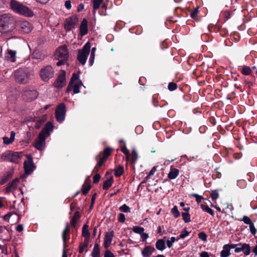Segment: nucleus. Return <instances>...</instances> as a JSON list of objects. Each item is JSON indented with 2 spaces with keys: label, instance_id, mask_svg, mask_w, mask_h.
Wrapping results in <instances>:
<instances>
[{
  "label": "nucleus",
  "instance_id": "nucleus-1",
  "mask_svg": "<svg viewBox=\"0 0 257 257\" xmlns=\"http://www.w3.org/2000/svg\"><path fill=\"white\" fill-rule=\"evenodd\" d=\"M53 131V125L50 121L47 122L39 133L34 143V146L39 151H43L46 147V139Z\"/></svg>",
  "mask_w": 257,
  "mask_h": 257
},
{
  "label": "nucleus",
  "instance_id": "nucleus-2",
  "mask_svg": "<svg viewBox=\"0 0 257 257\" xmlns=\"http://www.w3.org/2000/svg\"><path fill=\"white\" fill-rule=\"evenodd\" d=\"M11 7L15 12L21 15L27 17L34 16L33 12L29 8L15 0H12Z\"/></svg>",
  "mask_w": 257,
  "mask_h": 257
},
{
  "label": "nucleus",
  "instance_id": "nucleus-3",
  "mask_svg": "<svg viewBox=\"0 0 257 257\" xmlns=\"http://www.w3.org/2000/svg\"><path fill=\"white\" fill-rule=\"evenodd\" d=\"M32 72L28 68H19L14 73L16 81L20 84H26L29 82Z\"/></svg>",
  "mask_w": 257,
  "mask_h": 257
},
{
  "label": "nucleus",
  "instance_id": "nucleus-4",
  "mask_svg": "<svg viewBox=\"0 0 257 257\" xmlns=\"http://www.w3.org/2000/svg\"><path fill=\"white\" fill-rule=\"evenodd\" d=\"M23 155L22 152L8 151L3 153L1 156V159L4 161L17 164L21 161Z\"/></svg>",
  "mask_w": 257,
  "mask_h": 257
},
{
  "label": "nucleus",
  "instance_id": "nucleus-5",
  "mask_svg": "<svg viewBox=\"0 0 257 257\" xmlns=\"http://www.w3.org/2000/svg\"><path fill=\"white\" fill-rule=\"evenodd\" d=\"M54 57L56 59L59 60L57 63V66L64 64L68 58V52L66 46L62 45L58 48L55 52Z\"/></svg>",
  "mask_w": 257,
  "mask_h": 257
},
{
  "label": "nucleus",
  "instance_id": "nucleus-6",
  "mask_svg": "<svg viewBox=\"0 0 257 257\" xmlns=\"http://www.w3.org/2000/svg\"><path fill=\"white\" fill-rule=\"evenodd\" d=\"M82 85V82L79 76L76 74H73L67 87V91L69 92L72 90L73 94L78 93L80 92V87Z\"/></svg>",
  "mask_w": 257,
  "mask_h": 257
},
{
  "label": "nucleus",
  "instance_id": "nucleus-7",
  "mask_svg": "<svg viewBox=\"0 0 257 257\" xmlns=\"http://www.w3.org/2000/svg\"><path fill=\"white\" fill-rule=\"evenodd\" d=\"M91 45L90 43L87 42L83 48L79 50L77 55V59L79 62L84 65L86 61L88 56L90 53Z\"/></svg>",
  "mask_w": 257,
  "mask_h": 257
},
{
  "label": "nucleus",
  "instance_id": "nucleus-8",
  "mask_svg": "<svg viewBox=\"0 0 257 257\" xmlns=\"http://www.w3.org/2000/svg\"><path fill=\"white\" fill-rule=\"evenodd\" d=\"M54 71L50 65L43 67L40 71V76L42 80L48 81L54 76Z\"/></svg>",
  "mask_w": 257,
  "mask_h": 257
},
{
  "label": "nucleus",
  "instance_id": "nucleus-9",
  "mask_svg": "<svg viewBox=\"0 0 257 257\" xmlns=\"http://www.w3.org/2000/svg\"><path fill=\"white\" fill-rule=\"evenodd\" d=\"M66 108L64 103L59 104L55 110V117L57 121L59 123H62L65 118Z\"/></svg>",
  "mask_w": 257,
  "mask_h": 257
},
{
  "label": "nucleus",
  "instance_id": "nucleus-10",
  "mask_svg": "<svg viewBox=\"0 0 257 257\" xmlns=\"http://www.w3.org/2000/svg\"><path fill=\"white\" fill-rule=\"evenodd\" d=\"M27 160L24 162V166L25 174H31L35 169V166L33 163L32 156L31 154L26 156Z\"/></svg>",
  "mask_w": 257,
  "mask_h": 257
},
{
  "label": "nucleus",
  "instance_id": "nucleus-11",
  "mask_svg": "<svg viewBox=\"0 0 257 257\" xmlns=\"http://www.w3.org/2000/svg\"><path fill=\"white\" fill-rule=\"evenodd\" d=\"M17 28L21 31L25 33L30 32L32 30L31 24L27 21L20 20L16 23Z\"/></svg>",
  "mask_w": 257,
  "mask_h": 257
},
{
  "label": "nucleus",
  "instance_id": "nucleus-12",
  "mask_svg": "<svg viewBox=\"0 0 257 257\" xmlns=\"http://www.w3.org/2000/svg\"><path fill=\"white\" fill-rule=\"evenodd\" d=\"M78 19L76 16H73L67 19L65 22L64 28L67 31H69L74 28L78 24Z\"/></svg>",
  "mask_w": 257,
  "mask_h": 257
},
{
  "label": "nucleus",
  "instance_id": "nucleus-13",
  "mask_svg": "<svg viewBox=\"0 0 257 257\" xmlns=\"http://www.w3.org/2000/svg\"><path fill=\"white\" fill-rule=\"evenodd\" d=\"M38 96V92L35 89H26L23 93V99L28 101H31L35 99Z\"/></svg>",
  "mask_w": 257,
  "mask_h": 257
},
{
  "label": "nucleus",
  "instance_id": "nucleus-14",
  "mask_svg": "<svg viewBox=\"0 0 257 257\" xmlns=\"http://www.w3.org/2000/svg\"><path fill=\"white\" fill-rule=\"evenodd\" d=\"M66 72L64 70H61L55 83V86L57 88H61L66 84Z\"/></svg>",
  "mask_w": 257,
  "mask_h": 257
},
{
  "label": "nucleus",
  "instance_id": "nucleus-15",
  "mask_svg": "<svg viewBox=\"0 0 257 257\" xmlns=\"http://www.w3.org/2000/svg\"><path fill=\"white\" fill-rule=\"evenodd\" d=\"M20 181V179L19 178H16L14 180H13L11 183L8 184V186L6 188L5 193L8 194L11 191L15 190L17 188L18 184Z\"/></svg>",
  "mask_w": 257,
  "mask_h": 257
},
{
  "label": "nucleus",
  "instance_id": "nucleus-16",
  "mask_svg": "<svg viewBox=\"0 0 257 257\" xmlns=\"http://www.w3.org/2000/svg\"><path fill=\"white\" fill-rule=\"evenodd\" d=\"M113 235L114 233L113 231L107 232L105 234L104 238V246L105 248H107L110 246Z\"/></svg>",
  "mask_w": 257,
  "mask_h": 257
},
{
  "label": "nucleus",
  "instance_id": "nucleus-17",
  "mask_svg": "<svg viewBox=\"0 0 257 257\" xmlns=\"http://www.w3.org/2000/svg\"><path fill=\"white\" fill-rule=\"evenodd\" d=\"M88 33V22L86 19H83L80 26V33L81 36H84Z\"/></svg>",
  "mask_w": 257,
  "mask_h": 257
},
{
  "label": "nucleus",
  "instance_id": "nucleus-18",
  "mask_svg": "<svg viewBox=\"0 0 257 257\" xmlns=\"http://www.w3.org/2000/svg\"><path fill=\"white\" fill-rule=\"evenodd\" d=\"M16 51L11 49H8L7 52L5 55V58L7 60L11 62H14L16 61Z\"/></svg>",
  "mask_w": 257,
  "mask_h": 257
},
{
  "label": "nucleus",
  "instance_id": "nucleus-19",
  "mask_svg": "<svg viewBox=\"0 0 257 257\" xmlns=\"http://www.w3.org/2000/svg\"><path fill=\"white\" fill-rule=\"evenodd\" d=\"M155 250V248L153 246H147L142 251V253L144 257H150Z\"/></svg>",
  "mask_w": 257,
  "mask_h": 257
},
{
  "label": "nucleus",
  "instance_id": "nucleus-20",
  "mask_svg": "<svg viewBox=\"0 0 257 257\" xmlns=\"http://www.w3.org/2000/svg\"><path fill=\"white\" fill-rule=\"evenodd\" d=\"M16 133L14 131L11 132L10 138L4 137L3 138L4 144L7 145H10L13 143L15 140Z\"/></svg>",
  "mask_w": 257,
  "mask_h": 257
},
{
  "label": "nucleus",
  "instance_id": "nucleus-21",
  "mask_svg": "<svg viewBox=\"0 0 257 257\" xmlns=\"http://www.w3.org/2000/svg\"><path fill=\"white\" fill-rule=\"evenodd\" d=\"M82 235L85 237V240L89 241L90 237V234L88 231V225L87 224L83 225L82 230Z\"/></svg>",
  "mask_w": 257,
  "mask_h": 257
},
{
  "label": "nucleus",
  "instance_id": "nucleus-22",
  "mask_svg": "<svg viewBox=\"0 0 257 257\" xmlns=\"http://www.w3.org/2000/svg\"><path fill=\"white\" fill-rule=\"evenodd\" d=\"M179 175V170L175 168L171 167L170 171L168 175L170 179H175Z\"/></svg>",
  "mask_w": 257,
  "mask_h": 257
},
{
  "label": "nucleus",
  "instance_id": "nucleus-23",
  "mask_svg": "<svg viewBox=\"0 0 257 257\" xmlns=\"http://www.w3.org/2000/svg\"><path fill=\"white\" fill-rule=\"evenodd\" d=\"M156 247L159 250H163L165 248V242L163 239L158 240L156 243Z\"/></svg>",
  "mask_w": 257,
  "mask_h": 257
},
{
  "label": "nucleus",
  "instance_id": "nucleus-24",
  "mask_svg": "<svg viewBox=\"0 0 257 257\" xmlns=\"http://www.w3.org/2000/svg\"><path fill=\"white\" fill-rule=\"evenodd\" d=\"M100 255V248L99 245L97 243H95L94 245L93 250L91 252L92 257H99Z\"/></svg>",
  "mask_w": 257,
  "mask_h": 257
},
{
  "label": "nucleus",
  "instance_id": "nucleus-25",
  "mask_svg": "<svg viewBox=\"0 0 257 257\" xmlns=\"http://www.w3.org/2000/svg\"><path fill=\"white\" fill-rule=\"evenodd\" d=\"M70 229L68 226H66L62 233V239L63 242H66L69 239Z\"/></svg>",
  "mask_w": 257,
  "mask_h": 257
},
{
  "label": "nucleus",
  "instance_id": "nucleus-26",
  "mask_svg": "<svg viewBox=\"0 0 257 257\" xmlns=\"http://www.w3.org/2000/svg\"><path fill=\"white\" fill-rule=\"evenodd\" d=\"M80 213L78 211H76L74 216H73L71 221V224L73 227L75 226V225L77 223V220L80 218Z\"/></svg>",
  "mask_w": 257,
  "mask_h": 257
},
{
  "label": "nucleus",
  "instance_id": "nucleus-27",
  "mask_svg": "<svg viewBox=\"0 0 257 257\" xmlns=\"http://www.w3.org/2000/svg\"><path fill=\"white\" fill-rule=\"evenodd\" d=\"M106 160V159L100 157V160L97 162L96 165L93 169V171L94 172H98L99 171V168L101 167L103 165Z\"/></svg>",
  "mask_w": 257,
  "mask_h": 257
},
{
  "label": "nucleus",
  "instance_id": "nucleus-28",
  "mask_svg": "<svg viewBox=\"0 0 257 257\" xmlns=\"http://www.w3.org/2000/svg\"><path fill=\"white\" fill-rule=\"evenodd\" d=\"M230 250L227 248V245H224L223 247V249L220 252L221 257H227L230 255Z\"/></svg>",
  "mask_w": 257,
  "mask_h": 257
},
{
  "label": "nucleus",
  "instance_id": "nucleus-29",
  "mask_svg": "<svg viewBox=\"0 0 257 257\" xmlns=\"http://www.w3.org/2000/svg\"><path fill=\"white\" fill-rule=\"evenodd\" d=\"M96 51V48L93 47L91 49L90 56L89 59V63L90 66H91L94 63V60L95 58V54Z\"/></svg>",
  "mask_w": 257,
  "mask_h": 257
},
{
  "label": "nucleus",
  "instance_id": "nucleus-30",
  "mask_svg": "<svg viewBox=\"0 0 257 257\" xmlns=\"http://www.w3.org/2000/svg\"><path fill=\"white\" fill-rule=\"evenodd\" d=\"M112 177H110L107 179L103 183V189L104 190L108 189L112 185Z\"/></svg>",
  "mask_w": 257,
  "mask_h": 257
},
{
  "label": "nucleus",
  "instance_id": "nucleus-31",
  "mask_svg": "<svg viewBox=\"0 0 257 257\" xmlns=\"http://www.w3.org/2000/svg\"><path fill=\"white\" fill-rule=\"evenodd\" d=\"M245 255H248L250 253V246L248 244L243 243V250Z\"/></svg>",
  "mask_w": 257,
  "mask_h": 257
},
{
  "label": "nucleus",
  "instance_id": "nucleus-32",
  "mask_svg": "<svg viewBox=\"0 0 257 257\" xmlns=\"http://www.w3.org/2000/svg\"><path fill=\"white\" fill-rule=\"evenodd\" d=\"M200 207L204 211L206 212L209 213L211 216H214L213 211L208 206H206L204 204H201Z\"/></svg>",
  "mask_w": 257,
  "mask_h": 257
},
{
  "label": "nucleus",
  "instance_id": "nucleus-33",
  "mask_svg": "<svg viewBox=\"0 0 257 257\" xmlns=\"http://www.w3.org/2000/svg\"><path fill=\"white\" fill-rule=\"evenodd\" d=\"M121 151L125 155L126 160H128L129 159V151L127 149L126 147L125 146V144L124 143V145H121L120 146Z\"/></svg>",
  "mask_w": 257,
  "mask_h": 257
},
{
  "label": "nucleus",
  "instance_id": "nucleus-34",
  "mask_svg": "<svg viewBox=\"0 0 257 257\" xmlns=\"http://www.w3.org/2000/svg\"><path fill=\"white\" fill-rule=\"evenodd\" d=\"M252 71L249 67L246 66H243L241 69V72L243 74L248 75L250 74Z\"/></svg>",
  "mask_w": 257,
  "mask_h": 257
},
{
  "label": "nucleus",
  "instance_id": "nucleus-35",
  "mask_svg": "<svg viewBox=\"0 0 257 257\" xmlns=\"http://www.w3.org/2000/svg\"><path fill=\"white\" fill-rule=\"evenodd\" d=\"M103 0H93V8L94 10H97L102 4Z\"/></svg>",
  "mask_w": 257,
  "mask_h": 257
},
{
  "label": "nucleus",
  "instance_id": "nucleus-36",
  "mask_svg": "<svg viewBox=\"0 0 257 257\" xmlns=\"http://www.w3.org/2000/svg\"><path fill=\"white\" fill-rule=\"evenodd\" d=\"M132 230L136 233L141 234L144 231V228L142 227L135 226L133 227Z\"/></svg>",
  "mask_w": 257,
  "mask_h": 257
},
{
  "label": "nucleus",
  "instance_id": "nucleus-37",
  "mask_svg": "<svg viewBox=\"0 0 257 257\" xmlns=\"http://www.w3.org/2000/svg\"><path fill=\"white\" fill-rule=\"evenodd\" d=\"M182 216L183 219L185 223H188L191 221L190 215L188 212H182Z\"/></svg>",
  "mask_w": 257,
  "mask_h": 257
},
{
  "label": "nucleus",
  "instance_id": "nucleus-38",
  "mask_svg": "<svg viewBox=\"0 0 257 257\" xmlns=\"http://www.w3.org/2000/svg\"><path fill=\"white\" fill-rule=\"evenodd\" d=\"M123 172V167L119 166L115 170V176L116 177L120 176Z\"/></svg>",
  "mask_w": 257,
  "mask_h": 257
},
{
  "label": "nucleus",
  "instance_id": "nucleus-39",
  "mask_svg": "<svg viewBox=\"0 0 257 257\" xmlns=\"http://www.w3.org/2000/svg\"><path fill=\"white\" fill-rule=\"evenodd\" d=\"M171 213L174 217L177 218L180 215V212L176 206H174L171 209Z\"/></svg>",
  "mask_w": 257,
  "mask_h": 257
},
{
  "label": "nucleus",
  "instance_id": "nucleus-40",
  "mask_svg": "<svg viewBox=\"0 0 257 257\" xmlns=\"http://www.w3.org/2000/svg\"><path fill=\"white\" fill-rule=\"evenodd\" d=\"M119 209L121 212L124 213H128L131 212L130 208L125 204L120 206L119 207Z\"/></svg>",
  "mask_w": 257,
  "mask_h": 257
},
{
  "label": "nucleus",
  "instance_id": "nucleus-41",
  "mask_svg": "<svg viewBox=\"0 0 257 257\" xmlns=\"http://www.w3.org/2000/svg\"><path fill=\"white\" fill-rule=\"evenodd\" d=\"M111 151V148H105L104 150L103 156L102 157V158L107 160L108 157L110 154Z\"/></svg>",
  "mask_w": 257,
  "mask_h": 257
},
{
  "label": "nucleus",
  "instance_id": "nucleus-42",
  "mask_svg": "<svg viewBox=\"0 0 257 257\" xmlns=\"http://www.w3.org/2000/svg\"><path fill=\"white\" fill-rule=\"evenodd\" d=\"M89 241L85 240L82 244H81L79 246V252L82 253L84 250L87 247L88 245Z\"/></svg>",
  "mask_w": 257,
  "mask_h": 257
},
{
  "label": "nucleus",
  "instance_id": "nucleus-43",
  "mask_svg": "<svg viewBox=\"0 0 257 257\" xmlns=\"http://www.w3.org/2000/svg\"><path fill=\"white\" fill-rule=\"evenodd\" d=\"M198 238L203 241H207V235L204 232H200L198 233Z\"/></svg>",
  "mask_w": 257,
  "mask_h": 257
},
{
  "label": "nucleus",
  "instance_id": "nucleus-44",
  "mask_svg": "<svg viewBox=\"0 0 257 257\" xmlns=\"http://www.w3.org/2000/svg\"><path fill=\"white\" fill-rule=\"evenodd\" d=\"M190 232L184 229L179 236V239H184L189 235Z\"/></svg>",
  "mask_w": 257,
  "mask_h": 257
},
{
  "label": "nucleus",
  "instance_id": "nucleus-45",
  "mask_svg": "<svg viewBox=\"0 0 257 257\" xmlns=\"http://www.w3.org/2000/svg\"><path fill=\"white\" fill-rule=\"evenodd\" d=\"M211 197L213 200H216L219 197V194L217 190L212 191L210 194Z\"/></svg>",
  "mask_w": 257,
  "mask_h": 257
},
{
  "label": "nucleus",
  "instance_id": "nucleus-46",
  "mask_svg": "<svg viewBox=\"0 0 257 257\" xmlns=\"http://www.w3.org/2000/svg\"><path fill=\"white\" fill-rule=\"evenodd\" d=\"M243 221V222L246 224L250 225L252 222L251 221V219L247 216H243L242 219L241 220Z\"/></svg>",
  "mask_w": 257,
  "mask_h": 257
},
{
  "label": "nucleus",
  "instance_id": "nucleus-47",
  "mask_svg": "<svg viewBox=\"0 0 257 257\" xmlns=\"http://www.w3.org/2000/svg\"><path fill=\"white\" fill-rule=\"evenodd\" d=\"M168 87L169 90L174 91L177 88V85L175 83L170 82L168 84Z\"/></svg>",
  "mask_w": 257,
  "mask_h": 257
},
{
  "label": "nucleus",
  "instance_id": "nucleus-48",
  "mask_svg": "<svg viewBox=\"0 0 257 257\" xmlns=\"http://www.w3.org/2000/svg\"><path fill=\"white\" fill-rule=\"evenodd\" d=\"M176 238L175 237L172 236L170 240H168L167 241V245L169 248H170L172 246L173 243L175 241Z\"/></svg>",
  "mask_w": 257,
  "mask_h": 257
},
{
  "label": "nucleus",
  "instance_id": "nucleus-49",
  "mask_svg": "<svg viewBox=\"0 0 257 257\" xmlns=\"http://www.w3.org/2000/svg\"><path fill=\"white\" fill-rule=\"evenodd\" d=\"M11 176H12L11 173H9V174L7 175V176H4L2 179L1 181H0V183L3 185V184H5V183H6L7 181H8V180L9 179V178L11 177Z\"/></svg>",
  "mask_w": 257,
  "mask_h": 257
},
{
  "label": "nucleus",
  "instance_id": "nucleus-50",
  "mask_svg": "<svg viewBox=\"0 0 257 257\" xmlns=\"http://www.w3.org/2000/svg\"><path fill=\"white\" fill-rule=\"evenodd\" d=\"M198 9L199 8L197 7L195 8L192 12H191L190 17H191V18L194 19L196 17L198 13Z\"/></svg>",
  "mask_w": 257,
  "mask_h": 257
},
{
  "label": "nucleus",
  "instance_id": "nucleus-51",
  "mask_svg": "<svg viewBox=\"0 0 257 257\" xmlns=\"http://www.w3.org/2000/svg\"><path fill=\"white\" fill-rule=\"evenodd\" d=\"M249 230H250V232L253 235H254L256 232V230L254 226V224L253 223H252L250 225H249Z\"/></svg>",
  "mask_w": 257,
  "mask_h": 257
},
{
  "label": "nucleus",
  "instance_id": "nucleus-52",
  "mask_svg": "<svg viewBox=\"0 0 257 257\" xmlns=\"http://www.w3.org/2000/svg\"><path fill=\"white\" fill-rule=\"evenodd\" d=\"M118 220L120 223H123L124 222L125 220V217L124 214L123 213H119L118 215Z\"/></svg>",
  "mask_w": 257,
  "mask_h": 257
},
{
  "label": "nucleus",
  "instance_id": "nucleus-53",
  "mask_svg": "<svg viewBox=\"0 0 257 257\" xmlns=\"http://www.w3.org/2000/svg\"><path fill=\"white\" fill-rule=\"evenodd\" d=\"M138 159V153L136 150L134 149L132 150V161L135 163Z\"/></svg>",
  "mask_w": 257,
  "mask_h": 257
},
{
  "label": "nucleus",
  "instance_id": "nucleus-54",
  "mask_svg": "<svg viewBox=\"0 0 257 257\" xmlns=\"http://www.w3.org/2000/svg\"><path fill=\"white\" fill-rule=\"evenodd\" d=\"M0 249H1L2 253L6 255L8 254V247L7 245H3L0 244Z\"/></svg>",
  "mask_w": 257,
  "mask_h": 257
},
{
  "label": "nucleus",
  "instance_id": "nucleus-55",
  "mask_svg": "<svg viewBox=\"0 0 257 257\" xmlns=\"http://www.w3.org/2000/svg\"><path fill=\"white\" fill-rule=\"evenodd\" d=\"M238 244V246H240L239 247H236L235 248V250H234V251L236 252V253H239L241 251H242L243 250V243L241 244V243H239V244Z\"/></svg>",
  "mask_w": 257,
  "mask_h": 257
},
{
  "label": "nucleus",
  "instance_id": "nucleus-56",
  "mask_svg": "<svg viewBox=\"0 0 257 257\" xmlns=\"http://www.w3.org/2000/svg\"><path fill=\"white\" fill-rule=\"evenodd\" d=\"M157 167L154 166L152 168V169L151 170V171L149 172V175L146 177V179H148L149 178V177L154 175L155 172L156 171Z\"/></svg>",
  "mask_w": 257,
  "mask_h": 257
},
{
  "label": "nucleus",
  "instance_id": "nucleus-57",
  "mask_svg": "<svg viewBox=\"0 0 257 257\" xmlns=\"http://www.w3.org/2000/svg\"><path fill=\"white\" fill-rule=\"evenodd\" d=\"M193 196L195 197L196 200L197 202V203H200L202 199L204 198L200 195H199L197 194H193Z\"/></svg>",
  "mask_w": 257,
  "mask_h": 257
},
{
  "label": "nucleus",
  "instance_id": "nucleus-58",
  "mask_svg": "<svg viewBox=\"0 0 257 257\" xmlns=\"http://www.w3.org/2000/svg\"><path fill=\"white\" fill-rule=\"evenodd\" d=\"M100 179V175L98 174H95L93 177V183H97Z\"/></svg>",
  "mask_w": 257,
  "mask_h": 257
},
{
  "label": "nucleus",
  "instance_id": "nucleus-59",
  "mask_svg": "<svg viewBox=\"0 0 257 257\" xmlns=\"http://www.w3.org/2000/svg\"><path fill=\"white\" fill-rule=\"evenodd\" d=\"M65 7L67 10H70L71 8V3L70 1L68 0L65 1Z\"/></svg>",
  "mask_w": 257,
  "mask_h": 257
},
{
  "label": "nucleus",
  "instance_id": "nucleus-60",
  "mask_svg": "<svg viewBox=\"0 0 257 257\" xmlns=\"http://www.w3.org/2000/svg\"><path fill=\"white\" fill-rule=\"evenodd\" d=\"M104 257H114V255L111 251L107 250L104 253Z\"/></svg>",
  "mask_w": 257,
  "mask_h": 257
},
{
  "label": "nucleus",
  "instance_id": "nucleus-61",
  "mask_svg": "<svg viewBox=\"0 0 257 257\" xmlns=\"http://www.w3.org/2000/svg\"><path fill=\"white\" fill-rule=\"evenodd\" d=\"M140 235L143 241L146 240L149 237L148 234L145 233L144 231Z\"/></svg>",
  "mask_w": 257,
  "mask_h": 257
},
{
  "label": "nucleus",
  "instance_id": "nucleus-62",
  "mask_svg": "<svg viewBox=\"0 0 257 257\" xmlns=\"http://www.w3.org/2000/svg\"><path fill=\"white\" fill-rule=\"evenodd\" d=\"M225 245H227V248L230 250L232 248H235L236 246H238L237 244H225Z\"/></svg>",
  "mask_w": 257,
  "mask_h": 257
},
{
  "label": "nucleus",
  "instance_id": "nucleus-63",
  "mask_svg": "<svg viewBox=\"0 0 257 257\" xmlns=\"http://www.w3.org/2000/svg\"><path fill=\"white\" fill-rule=\"evenodd\" d=\"M13 214L14 213L12 212L8 213V214L5 215L4 217V219L5 220H8Z\"/></svg>",
  "mask_w": 257,
  "mask_h": 257
},
{
  "label": "nucleus",
  "instance_id": "nucleus-64",
  "mask_svg": "<svg viewBox=\"0 0 257 257\" xmlns=\"http://www.w3.org/2000/svg\"><path fill=\"white\" fill-rule=\"evenodd\" d=\"M200 256V257H209L208 253L206 251H202V252H201Z\"/></svg>",
  "mask_w": 257,
  "mask_h": 257
}]
</instances>
